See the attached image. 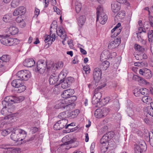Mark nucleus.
Listing matches in <instances>:
<instances>
[{
  "label": "nucleus",
  "mask_w": 153,
  "mask_h": 153,
  "mask_svg": "<svg viewBox=\"0 0 153 153\" xmlns=\"http://www.w3.org/2000/svg\"><path fill=\"white\" fill-rule=\"evenodd\" d=\"M40 13V11L37 8L35 9V11H34V13L35 15V16H36V17L38 16V15Z\"/></svg>",
  "instance_id": "58"
},
{
  "label": "nucleus",
  "mask_w": 153,
  "mask_h": 153,
  "mask_svg": "<svg viewBox=\"0 0 153 153\" xmlns=\"http://www.w3.org/2000/svg\"><path fill=\"white\" fill-rule=\"evenodd\" d=\"M20 3V0H13L11 3L12 7L15 8L18 6Z\"/></svg>",
  "instance_id": "41"
},
{
  "label": "nucleus",
  "mask_w": 153,
  "mask_h": 153,
  "mask_svg": "<svg viewBox=\"0 0 153 153\" xmlns=\"http://www.w3.org/2000/svg\"><path fill=\"white\" fill-rule=\"evenodd\" d=\"M135 153H142L141 149L140 146L137 145L134 148Z\"/></svg>",
  "instance_id": "48"
},
{
  "label": "nucleus",
  "mask_w": 153,
  "mask_h": 153,
  "mask_svg": "<svg viewBox=\"0 0 153 153\" xmlns=\"http://www.w3.org/2000/svg\"><path fill=\"white\" fill-rule=\"evenodd\" d=\"M0 42L2 44L9 46V37L7 36L4 37L1 39Z\"/></svg>",
  "instance_id": "35"
},
{
  "label": "nucleus",
  "mask_w": 153,
  "mask_h": 153,
  "mask_svg": "<svg viewBox=\"0 0 153 153\" xmlns=\"http://www.w3.org/2000/svg\"><path fill=\"white\" fill-rule=\"evenodd\" d=\"M109 112L108 109L106 108L98 109L95 111L94 115L96 118H100L107 115Z\"/></svg>",
  "instance_id": "7"
},
{
  "label": "nucleus",
  "mask_w": 153,
  "mask_h": 153,
  "mask_svg": "<svg viewBox=\"0 0 153 153\" xmlns=\"http://www.w3.org/2000/svg\"><path fill=\"white\" fill-rule=\"evenodd\" d=\"M148 38L149 41V42H153V36L152 35H148Z\"/></svg>",
  "instance_id": "59"
},
{
  "label": "nucleus",
  "mask_w": 153,
  "mask_h": 153,
  "mask_svg": "<svg viewBox=\"0 0 153 153\" xmlns=\"http://www.w3.org/2000/svg\"><path fill=\"white\" fill-rule=\"evenodd\" d=\"M19 149L18 148H15L12 149L11 152V153H18Z\"/></svg>",
  "instance_id": "56"
},
{
  "label": "nucleus",
  "mask_w": 153,
  "mask_h": 153,
  "mask_svg": "<svg viewBox=\"0 0 153 153\" xmlns=\"http://www.w3.org/2000/svg\"><path fill=\"white\" fill-rule=\"evenodd\" d=\"M9 133V131L7 130H4L2 132V134L4 136L7 135Z\"/></svg>",
  "instance_id": "62"
},
{
  "label": "nucleus",
  "mask_w": 153,
  "mask_h": 153,
  "mask_svg": "<svg viewBox=\"0 0 153 153\" xmlns=\"http://www.w3.org/2000/svg\"><path fill=\"white\" fill-rule=\"evenodd\" d=\"M117 2L119 3L123 4L127 2L126 0H116Z\"/></svg>",
  "instance_id": "61"
},
{
  "label": "nucleus",
  "mask_w": 153,
  "mask_h": 153,
  "mask_svg": "<svg viewBox=\"0 0 153 153\" xmlns=\"http://www.w3.org/2000/svg\"><path fill=\"white\" fill-rule=\"evenodd\" d=\"M57 35L60 36L61 38L63 39L66 40V35L65 32L61 29L59 28V31H57Z\"/></svg>",
  "instance_id": "31"
},
{
  "label": "nucleus",
  "mask_w": 153,
  "mask_h": 153,
  "mask_svg": "<svg viewBox=\"0 0 153 153\" xmlns=\"http://www.w3.org/2000/svg\"><path fill=\"white\" fill-rule=\"evenodd\" d=\"M44 41L45 43L50 42V43H48V44H51L52 42H51V36L50 35H48L46 37Z\"/></svg>",
  "instance_id": "50"
},
{
  "label": "nucleus",
  "mask_w": 153,
  "mask_h": 153,
  "mask_svg": "<svg viewBox=\"0 0 153 153\" xmlns=\"http://www.w3.org/2000/svg\"><path fill=\"white\" fill-rule=\"evenodd\" d=\"M80 51L84 55H85L87 53L86 51L84 49H82V48H80Z\"/></svg>",
  "instance_id": "63"
},
{
  "label": "nucleus",
  "mask_w": 153,
  "mask_h": 153,
  "mask_svg": "<svg viewBox=\"0 0 153 153\" xmlns=\"http://www.w3.org/2000/svg\"><path fill=\"white\" fill-rule=\"evenodd\" d=\"M140 55L142 57V59H146L147 58V55L145 53H140Z\"/></svg>",
  "instance_id": "57"
},
{
  "label": "nucleus",
  "mask_w": 153,
  "mask_h": 153,
  "mask_svg": "<svg viewBox=\"0 0 153 153\" xmlns=\"http://www.w3.org/2000/svg\"><path fill=\"white\" fill-rule=\"evenodd\" d=\"M110 53L108 51L104 50L101 54L100 59L101 60L103 61L111 57L110 56Z\"/></svg>",
  "instance_id": "23"
},
{
  "label": "nucleus",
  "mask_w": 153,
  "mask_h": 153,
  "mask_svg": "<svg viewBox=\"0 0 153 153\" xmlns=\"http://www.w3.org/2000/svg\"><path fill=\"white\" fill-rule=\"evenodd\" d=\"M121 39L120 38H117L114 41H112L109 44L108 48L109 49H112L117 47L120 44Z\"/></svg>",
  "instance_id": "12"
},
{
  "label": "nucleus",
  "mask_w": 153,
  "mask_h": 153,
  "mask_svg": "<svg viewBox=\"0 0 153 153\" xmlns=\"http://www.w3.org/2000/svg\"><path fill=\"white\" fill-rule=\"evenodd\" d=\"M77 97L76 96H71L69 98H67L64 100H67L68 105L69 108H72L75 105L74 102L76 100Z\"/></svg>",
  "instance_id": "15"
},
{
  "label": "nucleus",
  "mask_w": 153,
  "mask_h": 153,
  "mask_svg": "<svg viewBox=\"0 0 153 153\" xmlns=\"http://www.w3.org/2000/svg\"><path fill=\"white\" fill-rule=\"evenodd\" d=\"M144 122L147 124H149L150 121L147 118H145L144 119Z\"/></svg>",
  "instance_id": "64"
},
{
  "label": "nucleus",
  "mask_w": 153,
  "mask_h": 153,
  "mask_svg": "<svg viewBox=\"0 0 153 153\" xmlns=\"http://www.w3.org/2000/svg\"><path fill=\"white\" fill-rule=\"evenodd\" d=\"M23 18H22L21 15L17 17L16 19V21L18 23H19L24 20Z\"/></svg>",
  "instance_id": "51"
},
{
  "label": "nucleus",
  "mask_w": 153,
  "mask_h": 153,
  "mask_svg": "<svg viewBox=\"0 0 153 153\" xmlns=\"http://www.w3.org/2000/svg\"><path fill=\"white\" fill-rule=\"evenodd\" d=\"M19 24L20 26L22 28L26 26V23L24 19L22 22H20Z\"/></svg>",
  "instance_id": "52"
},
{
  "label": "nucleus",
  "mask_w": 153,
  "mask_h": 153,
  "mask_svg": "<svg viewBox=\"0 0 153 153\" xmlns=\"http://www.w3.org/2000/svg\"><path fill=\"white\" fill-rule=\"evenodd\" d=\"M110 63L108 61H104L100 65V67L101 70H106L109 67Z\"/></svg>",
  "instance_id": "29"
},
{
  "label": "nucleus",
  "mask_w": 153,
  "mask_h": 153,
  "mask_svg": "<svg viewBox=\"0 0 153 153\" xmlns=\"http://www.w3.org/2000/svg\"><path fill=\"white\" fill-rule=\"evenodd\" d=\"M64 80L65 82H67L70 86L74 81V78L71 77H68Z\"/></svg>",
  "instance_id": "43"
},
{
  "label": "nucleus",
  "mask_w": 153,
  "mask_h": 153,
  "mask_svg": "<svg viewBox=\"0 0 153 153\" xmlns=\"http://www.w3.org/2000/svg\"><path fill=\"white\" fill-rule=\"evenodd\" d=\"M9 30L10 34L12 35H15L19 32V29L16 27H10L9 28Z\"/></svg>",
  "instance_id": "33"
},
{
  "label": "nucleus",
  "mask_w": 153,
  "mask_h": 153,
  "mask_svg": "<svg viewBox=\"0 0 153 153\" xmlns=\"http://www.w3.org/2000/svg\"><path fill=\"white\" fill-rule=\"evenodd\" d=\"M149 21L151 26L153 27V17L152 16H149Z\"/></svg>",
  "instance_id": "54"
},
{
  "label": "nucleus",
  "mask_w": 153,
  "mask_h": 153,
  "mask_svg": "<svg viewBox=\"0 0 153 153\" xmlns=\"http://www.w3.org/2000/svg\"><path fill=\"white\" fill-rule=\"evenodd\" d=\"M79 113V110H76L70 112V116L72 118H75L78 116Z\"/></svg>",
  "instance_id": "40"
},
{
  "label": "nucleus",
  "mask_w": 153,
  "mask_h": 153,
  "mask_svg": "<svg viewBox=\"0 0 153 153\" xmlns=\"http://www.w3.org/2000/svg\"><path fill=\"white\" fill-rule=\"evenodd\" d=\"M17 76L21 80H27L31 77L30 72L26 70H21L17 73Z\"/></svg>",
  "instance_id": "5"
},
{
  "label": "nucleus",
  "mask_w": 153,
  "mask_h": 153,
  "mask_svg": "<svg viewBox=\"0 0 153 153\" xmlns=\"http://www.w3.org/2000/svg\"><path fill=\"white\" fill-rule=\"evenodd\" d=\"M136 111V107H132L131 108H128L127 110V112L128 116L131 117L133 116L134 114V112Z\"/></svg>",
  "instance_id": "38"
},
{
  "label": "nucleus",
  "mask_w": 153,
  "mask_h": 153,
  "mask_svg": "<svg viewBox=\"0 0 153 153\" xmlns=\"http://www.w3.org/2000/svg\"><path fill=\"white\" fill-rule=\"evenodd\" d=\"M35 64L34 60L32 58L26 59L23 62V64L25 66L31 67Z\"/></svg>",
  "instance_id": "16"
},
{
  "label": "nucleus",
  "mask_w": 153,
  "mask_h": 153,
  "mask_svg": "<svg viewBox=\"0 0 153 153\" xmlns=\"http://www.w3.org/2000/svg\"><path fill=\"white\" fill-rule=\"evenodd\" d=\"M94 94L93 97L92 99V102L93 104H95L99 102L102 95L100 92L94 91Z\"/></svg>",
  "instance_id": "11"
},
{
  "label": "nucleus",
  "mask_w": 153,
  "mask_h": 153,
  "mask_svg": "<svg viewBox=\"0 0 153 153\" xmlns=\"http://www.w3.org/2000/svg\"><path fill=\"white\" fill-rule=\"evenodd\" d=\"M10 56L7 55H3L0 58V71L4 72L8 69V62L10 61Z\"/></svg>",
  "instance_id": "3"
},
{
  "label": "nucleus",
  "mask_w": 153,
  "mask_h": 153,
  "mask_svg": "<svg viewBox=\"0 0 153 153\" xmlns=\"http://www.w3.org/2000/svg\"><path fill=\"white\" fill-rule=\"evenodd\" d=\"M86 19V18L85 16L82 15L80 16L77 19L78 23L79 26L81 27L84 24Z\"/></svg>",
  "instance_id": "28"
},
{
  "label": "nucleus",
  "mask_w": 153,
  "mask_h": 153,
  "mask_svg": "<svg viewBox=\"0 0 153 153\" xmlns=\"http://www.w3.org/2000/svg\"><path fill=\"white\" fill-rule=\"evenodd\" d=\"M24 98L23 96H20L18 97H14L13 103H18L21 102L24 100Z\"/></svg>",
  "instance_id": "42"
},
{
  "label": "nucleus",
  "mask_w": 153,
  "mask_h": 153,
  "mask_svg": "<svg viewBox=\"0 0 153 153\" xmlns=\"http://www.w3.org/2000/svg\"><path fill=\"white\" fill-rule=\"evenodd\" d=\"M135 57L136 59L139 60H142V57L140 55V53L139 54H137L135 56Z\"/></svg>",
  "instance_id": "55"
},
{
  "label": "nucleus",
  "mask_w": 153,
  "mask_h": 153,
  "mask_svg": "<svg viewBox=\"0 0 153 153\" xmlns=\"http://www.w3.org/2000/svg\"><path fill=\"white\" fill-rule=\"evenodd\" d=\"M74 93L73 89H69L63 91L62 94H61L62 97L65 99L69 98L70 96H72Z\"/></svg>",
  "instance_id": "14"
},
{
  "label": "nucleus",
  "mask_w": 153,
  "mask_h": 153,
  "mask_svg": "<svg viewBox=\"0 0 153 153\" xmlns=\"http://www.w3.org/2000/svg\"><path fill=\"white\" fill-rule=\"evenodd\" d=\"M26 12V9L24 7H20L14 10L13 15L14 16H16L19 15L24 14Z\"/></svg>",
  "instance_id": "13"
},
{
  "label": "nucleus",
  "mask_w": 153,
  "mask_h": 153,
  "mask_svg": "<svg viewBox=\"0 0 153 153\" xmlns=\"http://www.w3.org/2000/svg\"><path fill=\"white\" fill-rule=\"evenodd\" d=\"M75 7L76 12L77 13H79L81 10L82 8V6L81 3L78 1H76L75 2Z\"/></svg>",
  "instance_id": "37"
},
{
  "label": "nucleus",
  "mask_w": 153,
  "mask_h": 153,
  "mask_svg": "<svg viewBox=\"0 0 153 153\" xmlns=\"http://www.w3.org/2000/svg\"><path fill=\"white\" fill-rule=\"evenodd\" d=\"M133 79L136 81H141L142 82H143V81H144V80H143V79L137 75H134L133 77Z\"/></svg>",
  "instance_id": "47"
},
{
  "label": "nucleus",
  "mask_w": 153,
  "mask_h": 153,
  "mask_svg": "<svg viewBox=\"0 0 153 153\" xmlns=\"http://www.w3.org/2000/svg\"><path fill=\"white\" fill-rule=\"evenodd\" d=\"M67 100H63L59 102L58 104L56 105L55 107L56 108H65L66 107L67 109H68L69 107L68 105Z\"/></svg>",
  "instance_id": "17"
},
{
  "label": "nucleus",
  "mask_w": 153,
  "mask_h": 153,
  "mask_svg": "<svg viewBox=\"0 0 153 153\" xmlns=\"http://www.w3.org/2000/svg\"><path fill=\"white\" fill-rule=\"evenodd\" d=\"M142 100V101L145 103L148 104L150 103L151 105H153V102H152L151 98L147 96H145L143 97Z\"/></svg>",
  "instance_id": "32"
},
{
  "label": "nucleus",
  "mask_w": 153,
  "mask_h": 153,
  "mask_svg": "<svg viewBox=\"0 0 153 153\" xmlns=\"http://www.w3.org/2000/svg\"><path fill=\"white\" fill-rule=\"evenodd\" d=\"M54 10L55 12H56L57 14H59L60 13L59 10L56 6L53 7Z\"/></svg>",
  "instance_id": "60"
},
{
  "label": "nucleus",
  "mask_w": 153,
  "mask_h": 153,
  "mask_svg": "<svg viewBox=\"0 0 153 153\" xmlns=\"http://www.w3.org/2000/svg\"><path fill=\"white\" fill-rule=\"evenodd\" d=\"M63 65V64L62 62L60 61L58 62L56 64L53 65L51 66V67L49 68L47 67L48 70H49L51 68L52 70H55L59 68H62Z\"/></svg>",
  "instance_id": "26"
},
{
  "label": "nucleus",
  "mask_w": 153,
  "mask_h": 153,
  "mask_svg": "<svg viewBox=\"0 0 153 153\" xmlns=\"http://www.w3.org/2000/svg\"><path fill=\"white\" fill-rule=\"evenodd\" d=\"M101 70L100 68L98 67L96 68L94 70L93 77L96 81H99L101 79L102 76Z\"/></svg>",
  "instance_id": "10"
},
{
  "label": "nucleus",
  "mask_w": 153,
  "mask_h": 153,
  "mask_svg": "<svg viewBox=\"0 0 153 153\" xmlns=\"http://www.w3.org/2000/svg\"><path fill=\"white\" fill-rule=\"evenodd\" d=\"M62 141L64 143L62 144V145H66L68 144L71 143L73 142V140H71L68 135H66L63 137L62 140Z\"/></svg>",
  "instance_id": "27"
},
{
  "label": "nucleus",
  "mask_w": 153,
  "mask_h": 153,
  "mask_svg": "<svg viewBox=\"0 0 153 153\" xmlns=\"http://www.w3.org/2000/svg\"><path fill=\"white\" fill-rule=\"evenodd\" d=\"M97 21H99L100 23L104 24L106 22L108 16L103 12V9L100 6H98L97 8Z\"/></svg>",
  "instance_id": "2"
},
{
  "label": "nucleus",
  "mask_w": 153,
  "mask_h": 153,
  "mask_svg": "<svg viewBox=\"0 0 153 153\" xmlns=\"http://www.w3.org/2000/svg\"><path fill=\"white\" fill-rule=\"evenodd\" d=\"M146 71L147 72H146L144 71V69H140L139 70V72L140 74L144 76L147 78H151L152 76L151 71L148 69H147Z\"/></svg>",
  "instance_id": "25"
},
{
  "label": "nucleus",
  "mask_w": 153,
  "mask_h": 153,
  "mask_svg": "<svg viewBox=\"0 0 153 153\" xmlns=\"http://www.w3.org/2000/svg\"><path fill=\"white\" fill-rule=\"evenodd\" d=\"M62 80H60V81L61 83H62L61 84V87L63 89H65L69 87L70 86L68 85V84L67 83V82H65V80H64L62 81Z\"/></svg>",
  "instance_id": "45"
},
{
  "label": "nucleus",
  "mask_w": 153,
  "mask_h": 153,
  "mask_svg": "<svg viewBox=\"0 0 153 153\" xmlns=\"http://www.w3.org/2000/svg\"><path fill=\"white\" fill-rule=\"evenodd\" d=\"M125 16V13L124 11H120L114 17V20L117 21L118 19H121Z\"/></svg>",
  "instance_id": "34"
},
{
  "label": "nucleus",
  "mask_w": 153,
  "mask_h": 153,
  "mask_svg": "<svg viewBox=\"0 0 153 153\" xmlns=\"http://www.w3.org/2000/svg\"><path fill=\"white\" fill-rule=\"evenodd\" d=\"M12 85L15 88H19V92L24 91L26 89V86L24 85L22 80L19 79L13 80L11 82Z\"/></svg>",
  "instance_id": "4"
},
{
  "label": "nucleus",
  "mask_w": 153,
  "mask_h": 153,
  "mask_svg": "<svg viewBox=\"0 0 153 153\" xmlns=\"http://www.w3.org/2000/svg\"><path fill=\"white\" fill-rule=\"evenodd\" d=\"M65 71H66V70L65 69H64L63 71L60 73L59 76H57L56 74H53V75H51L49 78V83L51 85H54L56 83V85H58L59 83H57V82L58 80V77H60L62 75L64 76H65V74L64 73H66ZM66 73L65 74H66Z\"/></svg>",
  "instance_id": "6"
},
{
  "label": "nucleus",
  "mask_w": 153,
  "mask_h": 153,
  "mask_svg": "<svg viewBox=\"0 0 153 153\" xmlns=\"http://www.w3.org/2000/svg\"><path fill=\"white\" fill-rule=\"evenodd\" d=\"M11 15L10 14L5 15L3 17V20L5 22H10L11 21Z\"/></svg>",
  "instance_id": "39"
},
{
  "label": "nucleus",
  "mask_w": 153,
  "mask_h": 153,
  "mask_svg": "<svg viewBox=\"0 0 153 153\" xmlns=\"http://www.w3.org/2000/svg\"><path fill=\"white\" fill-rule=\"evenodd\" d=\"M83 70L85 71V73L86 74H89L90 71V68L89 65H86L83 66Z\"/></svg>",
  "instance_id": "46"
},
{
  "label": "nucleus",
  "mask_w": 153,
  "mask_h": 153,
  "mask_svg": "<svg viewBox=\"0 0 153 153\" xmlns=\"http://www.w3.org/2000/svg\"><path fill=\"white\" fill-rule=\"evenodd\" d=\"M58 117L60 119L65 118L66 117L65 112L64 111L60 113L58 115Z\"/></svg>",
  "instance_id": "49"
},
{
  "label": "nucleus",
  "mask_w": 153,
  "mask_h": 153,
  "mask_svg": "<svg viewBox=\"0 0 153 153\" xmlns=\"http://www.w3.org/2000/svg\"><path fill=\"white\" fill-rule=\"evenodd\" d=\"M114 136L113 132H110L106 133L103 135L100 140L101 144H103V145L105 146V147H102V153H105L106 152L108 148V139L112 138Z\"/></svg>",
  "instance_id": "1"
},
{
  "label": "nucleus",
  "mask_w": 153,
  "mask_h": 153,
  "mask_svg": "<svg viewBox=\"0 0 153 153\" xmlns=\"http://www.w3.org/2000/svg\"><path fill=\"white\" fill-rule=\"evenodd\" d=\"M16 132L18 133L20 141L22 140L26 137L27 133L24 130L20 129H16Z\"/></svg>",
  "instance_id": "18"
},
{
  "label": "nucleus",
  "mask_w": 153,
  "mask_h": 153,
  "mask_svg": "<svg viewBox=\"0 0 153 153\" xmlns=\"http://www.w3.org/2000/svg\"><path fill=\"white\" fill-rule=\"evenodd\" d=\"M120 8L119 4L116 1H113L111 4V8L112 11L114 13H117L119 11Z\"/></svg>",
  "instance_id": "22"
},
{
  "label": "nucleus",
  "mask_w": 153,
  "mask_h": 153,
  "mask_svg": "<svg viewBox=\"0 0 153 153\" xmlns=\"http://www.w3.org/2000/svg\"><path fill=\"white\" fill-rule=\"evenodd\" d=\"M19 136L18 133L16 132V130L14 132H13L10 135V138L15 141H20Z\"/></svg>",
  "instance_id": "30"
},
{
  "label": "nucleus",
  "mask_w": 153,
  "mask_h": 153,
  "mask_svg": "<svg viewBox=\"0 0 153 153\" xmlns=\"http://www.w3.org/2000/svg\"><path fill=\"white\" fill-rule=\"evenodd\" d=\"M7 108V106L4 107L3 106V108L1 111V113L4 116V117H0L2 120L8 119V116L9 115V113Z\"/></svg>",
  "instance_id": "24"
},
{
  "label": "nucleus",
  "mask_w": 153,
  "mask_h": 153,
  "mask_svg": "<svg viewBox=\"0 0 153 153\" xmlns=\"http://www.w3.org/2000/svg\"><path fill=\"white\" fill-rule=\"evenodd\" d=\"M142 32L146 33L145 30L143 28V27H139L138 30V33H141Z\"/></svg>",
  "instance_id": "53"
},
{
  "label": "nucleus",
  "mask_w": 153,
  "mask_h": 153,
  "mask_svg": "<svg viewBox=\"0 0 153 153\" xmlns=\"http://www.w3.org/2000/svg\"><path fill=\"white\" fill-rule=\"evenodd\" d=\"M46 64L44 61H38L37 64V71L41 74L43 73L45 71L46 67Z\"/></svg>",
  "instance_id": "9"
},
{
  "label": "nucleus",
  "mask_w": 153,
  "mask_h": 153,
  "mask_svg": "<svg viewBox=\"0 0 153 153\" xmlns=\"http://www.w3.org/2000/svg\"><path fill=\"white\" fill-rule=\"evenodd\" d=\"M109 100L110 98L109 97H106L102 100L100 102V103L101 102L102 103V106L103 105H104L106 104L109 102Z\"/></svg>",
  "instance_id": "44"
},
{
  "label": "nucleus",
  "mask_w": 153,
  "mask_h": 153,
  "mask_svg": "<svg viewBox=\"0 0 153 153\" xmlns=\"http://www.w3.org/2000/svg\"><path fill=\"white\" fill-rule=\"evenodd\" d=\"M121 25L120 23H118L116 26L111 30V36L113 37L115 36L114 35H115L116 34V36H117L121 32V30L120 29H118V28L121 26Z\"/></svg>",
  "instance_id": "21"
},
{
  "label": "nucleus",
  "mask_w": 153,
  "mask_h": 153,
  "mask_svg": "<svg viewBox=\"0 0 153 153\" xmlns=\"http://www.w3.org/2000/svg\"><path fill=\"white\" fill-rule=\"evenodd\" d=\"M14 96H8L6 97L4 99V100L2 101V103L3 106L4 107H6L9 105V102H14Z\"/></svg>",
  "instance_id": "19"
},
{
  "label": "nucleus",
  "mask_w": 153,
  "mask_h": 153,
  "mask_svg": "<svg viewBox=\"0 0 153 153\" xmlns=\"http://www.w3.org/2000/svg\"><path fill=\"white\" fill-rule=\"evenodd\" d=\"M19 41L18 40L15 38H11L9 37V46H12L18 44Z\"/></svg>",
  "instance_id": "36"
},
{
  "label": "nucleus",
  "mask_w": 153,
  "mask_h": 153,
  "mask_svg": "<svg viewBox=\"0 0 153 153\" xmlns=\"http://www.w3.org/2000/svg\"><path fill=\"white\" fill-rule=\"evenodd\" d=\"M148 93V90L146 88H142L140 89L139 91L137 89H135L134 94L136 96H138L140 94L143 95H146Z\"/></svg>",
  "instance_id": "20"
},
{
  "label": "nucleus",
  "mask_w": 153,
  "mask_h": 153,
  "mask_svg": "<svg viewBox=\"0 0 153 153\" xmlns=\"http://www.w3.org/2000/svg\"><path fill=\"white\" fill-rule=\"evenodd\" d=\"M68 123V120L66 119H63L58 121L53 126V128L55 130H59L64 127L66 128Z\"/></svg>",
  "instance_id": "8"
}]
</instances>
